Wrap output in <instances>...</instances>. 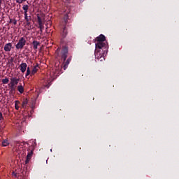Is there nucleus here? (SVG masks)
<instances>
[{
	"label": "nucleus",
	"instance_id": "obj_1",
	"mask_svg": "<svg viewBox=\"0 0 179 179\" xmlns=\"http://www.w3.org/2000/svg\"><path fill=\"white\" fill-rule=\"evenodd\" d=\"M95 58L103 61L108 52V43L106 41V36L103 34H100L95 38Z\"/></svg>",
	"mask_w": 179,
	"mask_h": 179
},
{
	"label": "nucleus",
	"instance_id": "obj_2",
	"mask_svg": "<svg viewBox=\"0 0 179 179\" xmlns=\"http://www.w3.org/2000/svg\"><path fill=\"white\" fill-rule=\"evenodd\" d=\"M66 58H68V47L65 46L62 48L61 52V61H63V69L64 71L68 68V65L72 61V56H70L67 59Z\"/></svg>",
	"mask_w": 179,
	"mask_h": 179
},
{
	"label": "nucleus",
	"instance_id": "obj_3",
	"mask_svg": "<svg viewBox=\"0 0 179 179\" xmlns=\"http://www.w3.org/2000/svg\"><path fill=\"white\" fill-rule=\"evenodd\" d=\"M26 45V38L21 37L18 43L15 45L16 50H23V48Z\"/></svg>",
	"mask_w": 179,
	"mask_h": 179
},
{
	"label": "nucleus",
	"instance_id": "obj_4",
	"mask_svg": "<svg viewBox=\"0 0 179 179\" xmlns=\"http://www.w3.org/2000/svg\"><path fill=\"white\" fill-rule=\"evenodd\" d=\"M10 85L12 86H17L19 84V81L20 80V78H17L16 77H13L10 78Z\"/></svg>",
	"mask_w": 179,
	"mask_h": 179
},
{
	"label": "nucleus",
	"instance_id": "obj_5",
	"mask_svg": "<svg viewBox=\"0 0 179 179\" xmlns=\"http://www.w3.org/2000/svg\"><path fill=\"white\" fill-rule=\"evenodd\" d=\"M37 20H38V29H40V30H43L44 29V26H43V20L41 19V17H40V15H37Z\"/></svg>",
	"mask_w": 179,
	"mask_h": 179
},
{
	"label": "nucleus",
	"instance_id": "obj_6",
	"mask_svg": "<svg viewBox=\"0 0 179 179\" xmlns=\"http://www.w3.org/2000/svg\"><path fill=\"white\" fill-rule=\"evenodd\" d=\"M62 37L63 38H65V37H66V36H68V29H66V26H64L62 29Z\"/></svg>",
	"mask_w": 179,
	"mask_h": 179
},
{
	"label": "nucleus",
	"instance_id": "obj_7",
	"mask_svg": "<svg viewBox=\"0 0 179 179\" xmlns=\"http://www.w3.org/2000/svg\"><path fill=\"white\" fill-rule=\"evenodd\" d=\"M20 71L22 73H24L26 72V69H27V64L26 63H22L20 65Z\"/></svg>",
	"mask_w": 179,
	"mask_h": 179
},
{
	"label": "nucleus",
	"instance_id": "obj_8",
	"mask_svg": "<svg viewBox=\"0 0 179 179\" xmlns=\"http://www.w3.org/2000/svg\"><path fill=\"white\" fill-rule=\"evenodd\" d=\"M10 50H12V43H6L4 45V51H6V52H9Z\"/></svg>",
	"mask_w": 179,
	"mask_h": 179
},
{
	"label": "nucleus",
	"instance_id": "obj_9",
	"mask_svg": "<svg viewBox=\"0 0 179 179\" xmlns=\"http://www.w3.org/2000/svg\"><path fill=\"white\" fill-rule=\"evenodd\" d=\"M32 45H34V50H37V48H38V45H40V42L34 41L32 42Z\"/></svg>",
	"mask_w": 179,
	"mask_h": 179
},
{
	"label": "nucleus",
	"instance_id": "obj_10",
	"mask_svg": "<svg viewBox=\"0 0 179 179\" xmlns=\"http://www.w3.org/2000/svg\"><path fill=\"white\" fill-rule=\"evenodd\" d=\"M31 150H30V148H29L28 149V154H27V159H31V156H33V150H31V151H30Z\"/></svg>",
	"mask_w": 179,
	"mask_h": 179
},
{
	"label": "nucleus",
	"instance_id": "obj_11",
	"mask_svg": "<svg viewBox=\"0 0 179 179\" xmlns=\"http://www.w3.org/2000/svg\"><path fill=\"white\" fill-rule=\"evenodd\" d=\"M10 92H11L12 94L15 93V92H16V85H10Z\"/></svg>",
	"mask_w": 179,
	"mask_h": 179
},
{
	"label": "nucleus",
	"instance_id": "obj_12",
	"mask_svg": "<svg viewBox=\"0 0 179 179\" xmlns=\"http://www.w3.org/2000/svg\"><path fill=\"white\" fill-rule=\"evenodd\" d=\"M1 82L3 85H8V83H9V78L6 77L4 79L1 80Z\"/></svg>",
	"mask_w": 179,
	"mask_h": 179
},
{
	"label": "nucleus",
	"instance_id": "obj_13",
	"mask_svg": "<svg viewBox=\"0 0 179 179\" xmlns=\"http://www.w3.org/2000/svg\"><path fill=\"white\" fill-rule=\"evenodd\" d=\"M17 90L20 93H23V92H24V88H23V87L20 85H18Z\"/></svg>",
	"mask_w": 179,
	"mask_h": 179
},
{
	"label": "nucleus",
	"instance_id": "obj_14",
	"mask_svg": "<svg viewBox=\"0 0 179 179\" xmlns=\"http://www.w3.org/2000/svg\"><path fill=\"white\" fill-rule=\"evenodd\" d=\"M9 145V141H8V140H3L2 141V146H8Z\"/></svg>",
	"mask_w": 179,
	"mask_h": 179
},
{
	"label": "nucleus",
	"instance_id": "obj_15",
	"mask_svg": "<svg viewBox=\"0 0 179 179\" xmlns=\"http://www.w3.org/2000/svg\"><path fill=\"white\" fill-rule=\"evenodd\" d=\"M64 24H68V14H66L64 17Z\"/></svg>",
	"mask_w": 179,
	"mask_h": 179
},
{
	"label": "nucleus",
	"instance_id": "obj_16",
	"mask_svg": "<svg viewBox=\"0 0 179 179\" xmlns=\"http://www.w3.org/2000/svg\"><path fill=\"white\" fill-rule=\"evenodd\" d=\"M26 22H31V16L24 15Z\"/></svg>",
	"mask_w": 179,
	"mask_h": 179
},
{
	"label": "nucleus",
	"instance_id": "obj_17",
	"mask_svg": "<svg viewBox=\"0 0 179 179\" xmlns=\"http://www.w3.org/2000/svg\"><path fill=\"white\" fill-rule=\"evenodd\" d=\"M26 25L28 26V30H31V22L30 21H26Z\"/></svg>",
	"mask_w": 179,
	"mask_h": 179
},
{
	"label": "nucleus",
	"instance_id": "obj_18",
	"mask_svg": "<svg viewBox=\"0 0 179 179\" xmlns=\"http://www.w3.org/2000/svg\"><path fill=\"white\" fill-rule=\"evenodd\" d=\"M30 73H31V71H30V67H27V73H26V78H27V76H29V75H30Z\"/></svg>",
	"mask_w": 179,
	"mask_h": 179
},
{
	"label": "nucleus",
	"instance_id": "obj_19",
	"mask_svg": "<svg viewBox=\"0 0 179 179\" xmlns=\"http://www.w3.org/2000/svg\"><path fill=\"white\" fill-rule=\"evenodd\" d=\"M26 106H27V99H25L24 101H23L22 104V108H26Z\"/></svg>",
	"mask_w": 179,
	"mask_h": 179
},
{
	"label": "nucleus",
	"instance_id": "obj_20",
	"mask_svg": "<svg viewBox=\"0 0 179 179\" xmlns=\"http://www.w3.org/2000/svg\"><path fill=\"white\" fill-rule=\"evenodd\" d=\"M15 110H19V101H15Z\"/></svg>",
	"mask_w": 179,
	"mask_h": 179
},
{
	"label": "nucleus",
	"instance_id": "obj_21",
	"mask_svg": "<svg viewBox=\"0 0 179 179\" xmlns=\"http://www.w3.org/2000/svg\"><path fill=\"white\" fill-rule=\"evenodd\" d=\"M36 72H37V67L34 66L33 70L31 71V75H34V73H36Z\"/></svg>",
	"mask_w": 179,
	"mask_h": 179
},
{
	"label": "nucleus",
	"instance_id": "obj_22",
	"mask_svg": "<svg viewBox=\"0 0 179 179\" xmlns=\"http://www.w3.org/2000/svg\"><path fill=\"white\" fill-rule=\"evenodd\" d=\"M23 10H29V6L28 5H24L22 6Z\"/></svg>",
	"mask_w": 179,
	"mask_h": 179
},
{
	"label": "nucleus",
	"instance_id": "obj_23",
	"mask_svg": "<svg viewBox=\"0 0 179 179\" xmlns=\"http://www.w3.org/2000/svg\"><path fill=\"white\" fill-rule=\"evenodd\" d=\"M57 55L56 58L58 59V57H59V48H58L57 50H56V52H55Z\"/></svg>",
	"mask_w": 179,
	"mask_h": 179
},
{
	"label": "nucleus",
	"instance_id": "obj_24",
	"mask_svg": "<svg viewBox=\"0 0 179 179\" xmlns=\"http://www.w3.org/2000/svg\"><path fill=\"white\" fill-rule=\"evenodd\" d=\"M27 0H16L17 3H22V2H26Z\"/></svg>",
	"mask_w": 179,
	"mask_h": 179
},
{
	"label": "nucleus",
	"instance_id": "obj_25",
	"mask_svg": "<svg viewBox=\"0 0 179 179\" xmlns=\"http://www.w3.org/2000/svg\"><path fill=\"white\" fill-rule=\"evenodd\" d=\"M3 120V116L2 115V113L0 112V121H2Z\"/></svg>",
	"mask_w": 179,
	"mask_h": 179
},
{
	"label": "nucleus",
	"instance_id": "obj_26",
	"mask_svg": "<svg viewBox=\"0 0 179 179\" xmlns=\"http://www.w3.org/2000/svg\"><path fill=\"white\" fill-rule=\"evenodd\" d=\"M30 161V159L27 158L25 161V164H29V162Z\"/></svg>",
	"mask_w": 179,
	"mask_h": 179
},
{
	"label": "nucleus",
	"instance_id": "obj_27",
	"mask_svg": "<svg viewBox=\"0 0 179 179\" xmlns=\"http://www.w3.org/2000/svg\"><path fill=\"white\" fill-rule=\"evenodd\" d=\"M50 86H51V83H48V85H45V87H47V89H48L50 87Z\"/></svg>",
	"mask_w": 179,
	"mask_h": 179
},
{
	"label": "nucleus",
	"instance_id": "obj_28",
	"mask_svg": "<svg viewBox=\"0 0 179 179\" xmlns=\"http://www.w3.org/2000/svg\"><path fill=\"white\" fill-rule=\"evenodd\" d=\"M50 86H51V83H48V85H45V87H47V89H48L50 87Z\"/></svg>",
	"mask_w": 179,
	"mask_h": 179
},
{
	"label": "nucleus",
	"instance_id": "obj_29",
	"mask_svg": "<svg viewBox=\"0 0 179 179\" xmlns=\"http://www.w3.org/2000/svg\"><path fill=\"white\" fill-rule=\"evenodd\" d=\"M27 10H24V16L27 15Z\"/></svg>",
	"mask_w": 179,
	"mask_h": 179
},
{
	"label": "nucleus",
	"instance_id": "obj_30",
	"mask_svg": "<svg viewBox=\"0 0 179 179\" xmlns=\"http://www.w3.org/2000/svg\"><path fill=\"white\" fill-rule=\"evenodd\" d=\"M13 24H17V20H13Z\"/></svg>",
	"mask_w": 179,
	"mask_h": 179
},
{
	"label": "nucleus",
	"instance_id": "obj_31",
	"mask_svg": "<svg viewBox=\"0 0 179 179\" xmlns=\"http://www.w3.org/2000/svg\"><path fill=\"white\" fill-rule=\"evenodd\" d=\"M22 143H23V145H29V143H27V142H22Z\"/></svg>",
	"mask_w": 179,
	"mask_h": 179
},
{
	"label": "nucleus",
	"instance_id": "obj_32",
	"mask_svg": "<svg viewBox=\"0 0 179 179\" xmlns=\"http://www.w3.org/2000/svg\"><path fill=\"white\" fill-rule=\"evenodd\" d=\"M13 176H14L15 177H17V176H16V173L13 172Z\"/></svg>",
	"mask_w": 179,
	"mask_h": 179
},
{
	"label": "nucleus",
	"instance_id": "obj_33",
	"mask_svg": "<svg viewBox=\"0 0 179 179\" xmlns=\"http://www.w3.org/2000/svg\"><path fill=\"white\" fill-rule=\"evenodd\" d=\"M13 20L12 19H10L9 23H12Z\"/></svg>",
	"mask_w": 179,
	"mask_h": 179
},
{
	"label": "nucleus",
	"instance_id": "obj_34",
	"mask_svg": "<svg viewBox=\"0 0 179 179\" xmlns=\"http://www.w3.org/2000/svg\"><path fill=\"white\" fill-rule=\"evenodd\" d=\"M40 31H41V33H43V29H40Z\"/></svg>",
	"mask_w": 179,
	"mask_h": 179
},
{
	"label": "nucleus",
	"instance_id": "obj_35",
	"mask_svg": "<svg viewBox=\"0 0 179 179\" xmlns=\"http://www.w3.org/2000/svg\"><path fill=\"white\" fill-rule=\"evenodd\" d=\"M80 2H83L85 0H80Z\"/></svg>",
	"mask_w": 179,
	"mask_h": 179
},
{
	"label": "nucleus",
	"instance_id": "obj_36",
	"mask_svg": "<svg viewBox=\"0 0 179 179\" xmlns=\"http://www.w3.org/2000/svg\"><path fill=\"white\" fill-rule=\"evenodd\" d=\"M50 152H52V149H50Z\"/></svg>",
	"mask_w": 179,
	"mask_h": 179
},
{
	"label": "nucleus",
	"instance_id": "obj_37",
	"mask_svg": "<svg viewBox=\"0 0 179 179\" xmlns=\"http://www.w3.org/2000/svg\"><path fill=\"white\" fill-rule=\"evenodd\" d=\"M66 1H69V0H66Z\"/></svg>",
	"mask_w": 179,
	"mask_h": 179
}]
</instances>
